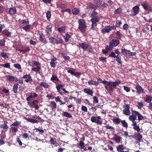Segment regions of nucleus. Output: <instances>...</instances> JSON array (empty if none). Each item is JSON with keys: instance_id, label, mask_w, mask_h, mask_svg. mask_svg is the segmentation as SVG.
Segmentation results:
<instances>
[{"instance_id": "obj_1", "label": "nucleus", "mask_w": 152, "mask_h": 152, "mask_svg": "<svg viewBox=\"0 0 152 152\" xmlns=\"http://www.w3.org/2000/svg\"><path fill=\"white\" fill-rule=\"evenodd\" d=\"M120 43V41L118 39H112L109 42V45L106 46V49L107 50H113L114 47L118 46Z\"/></svg>"}, {"instance_id": "obj_2", "label": "nucleus", "mask_w": 152, "mask_h": 152, "mask_svg": "<svg viewBox=\"0 0 152 152\" xmlns=\"http://www.w3.org/2000/svg\"><path fill=\"white\" fill-rule=\"evenodd\" d=\"M100 19L99 16H98L92 17L91 19V21L92 22L91 29L94 30L95 29L97 25L96 23Z\"/></svg>"}, {"instance_id": "obj_3", "label": "nucleus", "mask_w": 152, "mask_h": 152, "mask_svg": "<svg viewBox=\"0 0 152 152\" xmlns=\"http://www.w3.org/2000/svg\"><path fill=\"white\" fill-rule=\"evenodd\" d=\"M78 29L81 31H84L86 27L85 20L83 19H80L78 20Z\"/></svg>"}, {"instance_id": "obj_4", "label": "nucleus", "mask_w": 152, "mask_h": 152, "mask_svg": "<svg viewBox=\"0 0 152 152\" xmlns=\"http://www.w3.org/2000/svg\"><path fill=\"white\" fill-rule=\"evenodd\" d=\"M121 81L119 80H117L114 82H112L111 86H109V91H110L113 92L116 86L121 83Z\"/></svg>"}, {"instance_id": "obj_5", "label": "nucleus", "mask_w": 152, "mask_h": 152, "mask_svg": "<svg viewBox=\"0 0 152 152\" xmlns=\"http://www.w3.org/2000/svg\"><path fill=\"white\" fill-rule=\"evenodd\" d=\"M131 112L132 115H130L129 119L130 121H135L137 119V117L138 116L139 114V112L135 110H132Z\"/></svg>"}, {"instance_id": "obj_6", "label": "nucleus", "mask_w": 152, "mask_h": 152, "mask_svg": "<svg viewBox=\"0 0 152 152\" xmlns=\"http://www.w3.org/2000/svg\"><path fill=\"white\" fill-rule=\"evenodd\" d=\"M124 109L123 110V114L126 115H129L130 114L129 105V104H125L124 106Z\"/></svg>"}, {"instance_id": "obj_7", "label": "nucleus", "mask_w": 152, "mask_h": 152, "mask_svg": "<svg viewBox=\"0 0 152 152\" xmlns=\"http://www.w3.org/2000/svg\"><path fill=\"white\" fill-rule=\"evenodd\" d=\"M133 137L137 140V141L140 142L142 137V136L140 134L135 133L133 135Z\"/></svg>"}, {"instance_id": "obj_8", "label": "nucleus", "mask_w": 152, "mask_h": 152, "mask_svg": "<svg viewBox=\"0 0 152 152\" xmlns=\"http://www.w3.org/2000/svg\"><path fill=\"white\" fill-rule=\"evenodd\" d=\"M132 9L133 11V13L131 14L132 15L135 16L139 12L140 8L139 6L138 5H136Z\"/></svg>"}, {"instance_id": "obj_9", "label": "nucleus", "mask_w": 152, "mask_h": 152, "mask_svg": "<svg viewBox=\"0 0 152 152\" xmlns=\"http://www.w3.org/2000/svg\"><path fill=\"white\" fill-rule=\"evenodd\" d=\"M22 78L23 79L27 78V79L25 80V81L27 83H28L30 81L31 82L33 81V80L31 78V77L29 75H23L22 77Z\"/></svg>"}, {"instance_id": "obj_10", "label": "nucleus", "mask_w": 152, "mask_h": 152, "mask_svg": "<svg viewBox=\"0 0 152 152\" xmlns=\"http://www.w3.org/2000/svg\"><path fill=\"white\" fill-rule=\"evenodd\" d=\"M39 40L41 41L44 44H46L47 43L46 39L45 38L44 35L42 33H39Z\"/></svg>"}, {"instance_id": "obj_11", "label": "nucleus", "mask_w": 152, "mask_h": 152, "mask_svg": "<svg viewBox=\"0 0 152 152\" xmlns=\"http://www.w3.org/2000/svg\"><path fill=\"white\" fill-rule=\"evenodd\" d=\"M89 44L87 42L79 44V47H80L81 49L83 50L86 49L89 46Z\"/></svg>"}, {"instance_id": "obj_12", "label": "nucleus", "mask_w": 152, "mask_h": 152, "mask_svg": "<svg viewBox=\"0 0 152 152\" xmlns=\"http://www.w3.org/2000/svg\"><path fill=\"white\" fill-rule=\"evenodd\" d=\"M135 88L137 90V94H140L144 93V90L139 85H137L136 86Z\"/></svg>"}, {"instance_id": "obj_13", "label": "nucleus", "mask_w": 152, "mask_h": 152, "mask_svg": "<svg viewBox=\"0 0 152 152\" xmlns=\"http://www.w3.org/2000/svg\"><path fill=\"white\" fill-rule=\"evenodd\" d=\"M91 121L92 122L96 123L98 124H102V121L97 119L94 116L91 117Z\"/></svg>"}, {"instance_id": "obj_14", "label": "nucleus", "mask_w": 152, "mask_h": 152, "mask_svg": "<svg viewBox=\"0 0 152 152\" xmlns=\"http://www.w3.org/2000/svg\"><path fill=\"white\" fill-rule=\"evenodd\" d=\"M83 92L88 95H90L91 96H93V91L90 89L87 88H84L83 90Z\"/></svg>"}, {"instance_id": "obj_15", "label": "nucleus", "mask_w": 152, "mask_h": 152, "mask_svg": "<svg viewBox=\"0 0 152 152\" xmlns=\"http://www.w3.org/2000/svg\"><path fill=\"white\" fill-rule=\"evenodd\" d=\"M30 94V95L26 98V100L27 101H29L31 99L33 98L35 99V97L38 96V95L35 93H33V95H32V93L31 92Z\"/></svg>"}, {"instance_id": "obj_16", "label": "nucleus", "mask_w": 152, "mask_h": 152, "mask_svg": "<svg viewBox=\"0 0 152 152\" xmlns=\"http://www.w3.org/2000/svg\"><path fill=\"white\" fill-rule=\"evenodd\" d=\"M130 51L125 49H121V53L126 57L129 56Z\"/></svg>"}, {"instance_id": "obj_17", "label": "nucleus", "mask_w": 152, "mask_h": 152, "mask_svg": "<svg viewBox=\"0 0 152 152\" xmlns=\"http://www.w3.org/2000/svg\"><path fill=\"white\" fill-rule=\"evenodd\" d=\"M113 139L115 140L116 143H119L122 140V138L117 135L116 134H115Z\"/></svg>"}, {"instance_id": "obj_18", "label": "nucleus", "mask_w": 152, "mask_h": 152, "mask_svg": "<svg viewBox=\"0 0 152 152\" xmlns=\"http://www.w3.org/2000/svg\"><path fill=\"white\" fill-rule=\"evenodd\" d=\"M19 85L18 83H15L13 86V91L14 93L17 94L18 92V89Z\"/></svg>"}, {"instance_id": "obj_19", "label": "nucleus", "mask_w": 152, "mask_h": 152, "mask_svg": "<svg viewBox=\"0 0 152 152\" xmlns=\"http://www.w3.org/2000/svg\"><path fill=\"white\" fill-rule=\"evenodd\" d=\"M62 115L69 118H72V116L71 114L66 112H63L62 113Z\"/></svg>"}, {"instance_id": "obj_20", "label": "nucleus", "mask_w": 152, "mask_h": 152, "mask_svg": "<svg viewBox=\"0 0 152 152\" xmlns=\"http://www.w3.org/2000/svg\"><path fill=\"white\" fill-rule=\"evenodd\" d=\"M60 54L63 56V58H64L65 60L69 59V56H67L66 55L64 51L62 50L61 51Z\"/></svg>"}, {"instance_id": "obj_21", "label": "nucleus", "mask_w": 152, "mask_h": 152, "mask_svg": "<svg viewBox=\"0 0 152 152\" xmlns=\"http://www.w3.org/2000/svg\"><path fill=\"white\" fill-rule=\"evenodd\" d=\"M39 85L45 88H48L49 86L46 82L42 81L39 83Z\"/></svg>"}, {"instance_id": "obj_22", "label": "nucleus", "mask_w": 152, "mask_h": 152, "mask_svg": "<svg viewBox=\"0 0 152 152\" xmlns=\"http://www.w3.org/2000/svg\"><path fill=\"white\" fill-rule=\"evenodd\" d=\"M110 31L109 28L108 26H106L104 27V28L102 30V33L104 34L106 33H108Z\"/></svg>"}, {"instance_id": "obj_23", "label": "nucleus", "mask_w": 152, "mask_h": 152, "mask_svg": "<svg viewBox=\"0 0 152 152\" xmlns=\"http://www.w3.org/2000/svg\"><path fill=\"white\" fill-rule=\"evenodd\" d=\"M50 80L55 83V81L58 82H60V81L57 76L54 75H52V77L50 78Z\"/></svg>"}, {"instance_id": "obj_24", "label": "nucleus", "mask_w": 152, "mask_h": 152, "mask_svg": "<svg viewBox=\"0 0 152 152\" xmlns=\"http://www.w3.org/2000/svg\"><path fill=\"white\" fill-rule=\"evenodd\" d=\"M89 85H94L97 86L99 85L98 82L96 81H95L93 80H91L88 82Z\"/></svg>"}, {"instance_id": "obj_25", "label": "nucleus", "mask_w": 152, "mask_h": 152, "mask_svg": "<svg viewBox=\"0 0 152 152\" xmlns=\"http://www.w3.org/2000/svg\"><path fill=\"white\" fill-rule=\"evenodd\" d=\"M71 37V36L68 33H66L65 35L64 36V38L66 42L69 41V39Z\"/></svg>"}, {"instance_id": "obj_26", "label": "nucleus", "mask_w": 152, "mask_h": 152, "mask_svg": "<svg viewBox=\"0 0 152 152\" xmlns=\"http://www.w3.org/2000/svg\"><path fill=\"white\" fill-rule=\"evenodd\" d=\"M46 33L48 34H50L52 33V26L51 25L48 26L46 27Z\"/></svg>"}, {"instance_id": "obj_27", "label": "nucleus", "mask_w": 152, "mask_h": 152, "mask_svg": "<svg viewBox=\"0 0 152 152\" xmlns=\"http://www.w3.org/2000/svg\"><path fill=\"white\" fill-rule=\"evenodd\" d=\"M141 5L143 7L144 10H148L149 8L150 7L149 6L147 3L146 2H144V4H142Z\"/></svg>"}, {"instance_id": "obj_28", "label": "nucleus", "mask_w": 152, "mask_h": 152, "mask_svg": "<svg viewBox=\"0 0 152 152\" xmlns=\"http://www.w3.org/2000/svg\"><path fill=\"white\" fill-rule=\"evenodd\" d=\"M9 12L10 14H15L16 12V8L15 7L11 8L9 9Z\"/></svg>"}, {"instance_id": "obj_29", "label": "nucleus", "mask_w": 152, "mask_h": 152, "mask_svg": "<svg viewBox=\"0 0 152 152\" xmlns=\"http://www.w3.org/2000/svg\"><path fill=\"white\" fill-rule=\"evenodd\" d=\"M94 3L96 7H99L101 5V2L99 0H94Z\"/></svg>"}, {"instance_id": "obj_30", "label": "nucleus", "mask_w": 152, "mask_h": 152, "mask_svg": "<svg viewBox=\"0 0 152 152\" xmlns=\"http://www.w3.org/2000/svg\"><path fill=\"white\" fill-rule=\"evenodd\" d=\"M6 77L7 80L10 81H14L15 79L14 77L10 75H7Z\"/></svg>"}, {"instance_id": "obj_31", "label": "nucleus", "mask_w": 152, "mask_h": 152, "mask_svg": "<svg viewBox=\"0 0 152 152\" xmlns=\"http://www.w3.org/2000/svg\"><path fill=\"white\" fill-rule=\"evenodd\" d=\"M66 28L64 26H62L61 27L58 28V31L60 33L62 32H65Z\"/></svg>"}, {"instance_id": "obj_32", "label": "nucleus", "mask_w": 152, "mask_h": 152, "mask_svg": "<svg viewBox=\"0 0 152 152\" xmlns=\"http://www.w3.org/2000/svg\"><path fill=\"white\" fill-rule=\"evenodd\" d=\"M41 69V67L40 66H37L36 67L33 68H31L32 71H34L36 72H39Z\"/></svg>"}, {"instance_id": "obj_33", "label": "nucleus", "mask_w": 152, "mask_h": 152, "mask_svg": "<svg viewBox=\"0 0 152 152\" xmlns=\"http://www.w3.org/2000/svg\"><path fill=\"white\" fill-rule=\"evenodd\" d=\"M121 120L118 117H116L113 119V121L115 124H118L121 122Z\"/></svg>"}, {"instance_id": "obj_34", "label": "nucleus", "mask_w": 152, "mask_h": 152, "mask_svg": "<svg viewBox=\"0 0 152 152\" xmlns=\"http://www.w3.org/2000/svg\"><path fill=\"white\" fill-rule=\"evenodd\" d=\"M50 104L52 106L51 107L52 110L56 108L57 107V104L54 101H51L50 102Z\"/></svg>"}, {"instance_id": "obj_35", "label": "nucleus", "mask_w": 152, "mask_h": 152, "mask_svg": "<svg viewBox=\"0 0 152 152\" xmlns=\"http://www.w3.org/2000/svg\"><path fill=\"white\" fill-rule=\"evenodd\" d=\"M124 145H119L117 146V150L118 151L120 152L124 150Z\"/></svg>"}, {"instance_id": "obj_36", "label": "nucleus", "mask_w": 152, "mask_h": 152, "mask_svg": "<svg viewBox=\"0 0 152 152\" xmlns=\"http://www.w3.org/2000/svg\"><path fill=\"white\" fill-rule=\"evenodd\" d=\"M121 123L123 127L126 128V129H127L128 128V124L126 121L125 120H124L122 121L121 120Z\"/></svg>"}, {"instance_id": "obj_37", "label": "nucleus", "mask_w": 152, "mask_h": 152, "mask_svg": "<svg viewBox=\"0 0 152 152\" xmlns=\"http://www.w3.org/2000/svg\"><path fill=\"white\" fill-rule=\"evenodd\" d=\"M3 33L8 37H9L11 36V33L8 30H4L3 31Z\"/></svg>"}, {"instance_id": "obj_38", "label": "nucleus", "mask_w": 152, "mask_h": 152, "mask_svg": "<svg viewBox=\"0 0 152 152\" xmlns=\"http://www.w3.org/2000/svg\"><path fill=\"white\" fill-rule=\"evenodd\" d=\"M25 118L28 121L33 123H37V121L36 120L34 119L30 118Z\"/></svg>"}, {"instance_id": "obj_39", "label": "nucleus", "mask_w": 152, "mask_h": 152, "mask_svg": "<svg viewBox=\"0 0 152 152\" xmlns=\"http://www.w3.org/2000/svg\"><path fill=\"white\" fill-rule=\"evenodd\" d=\"M55 40L56 42V43L57 44H62L63 43L62 39L59 37L57 38V39H55Z\"/></svg>"}, {"instance_id": "obj_40", "label": "nucleus", "mask_w": 152, "mask_h": 152, "mask_svg": "<svg viewBox=\"0 0 152 152\" xmlns=\"http://www.w3.org/2000/svg\"><path fill=\"white\" fill-rule=\"evenodd\" d=\"M122 11V9L121 7H119L114 11V13L116 14H119L121 13Z\"/></svg>"}, {"instance_id": "obj_41", "label": "nucleus", "mask_w": 152, "mask_h": 152, "mask_svg": "<svg viewBox=\"0 0 152 152\" xmlns=\"http://www.w3.org/2000/svg\"><path fill=\"white\" fill-rule=\"evenodd\" d=\"M21 23L22 24L28 25L29 23V21L28 19L23 20L21 21Z\"/></svg>"}, {"instance_id": "obj_42", "label": "nucleus", "mask_w": 152, "mask_h": 152, "mask_svg": "<svg viewBox=\"0 0 152 152\" xmlns=\"http://www.w3.org/2000/svg\"><path fill=\"white\" fill-rule=\"evenodd\" d=\"M72 13L74 15H77L79 13V10L77 8H75L73 10Z\"/></svg>"}, {"instance_id": "obj_43", "label": "nucleus", "mask_w": 152, "mask_h": 152, "mask_svg": "<svg viewBox=\"0 0 152 152\" xmlns=\"http://www.w3.org/2000/svg\"><path fill=\"white\" fill-rule=\"evenodd\" d=\"M137 104H138L137 106L139 109H141L144 106V104L142 102H138Z\"/></svg>"}, {"instance_id": "obj_44", "label": "nucleus", "mask_w": 152, "mask_h": 152, "mask_svg": "<svg viewBox=\"0 0 152 152\" xmlns=\"http://www.w3.org/2000/svg\"><path fill=\"white\" fill-rule=\"evenodd\" d=\"M21 123V122L20 121H16L14 122L10 126H15L18 127V125Z\"/></svg>"}, {"instance_id": "obj_45", "label": "nucleus", "mask_w": 152, "mask_h": 152, "mask_svg": "<svg viewBox=\"0 0 152 152\" xmlns=\"http://www.w3.org/2000/svg\"><path fill=\"white\" fill-rule=\"evenodd\" d=\"M116 58L117 59L116 60V61L120 64H122V62L121 61V56H116Z\"/></svg>"}, {"instance_id": "obj_46", "label": "nucleus", "mask_w": 152, "mask_h": 152, "mask_svg": "<svg viewBox=\"0 0 152 152\" xmlns=\"http://www.w3.org/2000/svg\"><path fill=\"white\" fill-rule=\"evenodd\" d=\"M31 26L30 25H28L24 26L23 28L24 30L26 31H27L30 28Z\"/></svg>"}, {"instance_id": "obj_47", "label": "nucleus", "mask_w": 152, "mask_h": 152, "mask_svg": "<svg viewBox=\"0 0 152 152\" xmlns=\"http://www.w3.org/2000/svg\"><path fill=\"white\" fill-rule=\"evenodd\" d=\"M93 103L94 104H96L98 103L99 101L98 100V97L96 96H94L93 97Z\"/></svg>"}, {"instance_id": "obj_48", "label": "nucleus", "mask_w": 152, "mask_h": 152, "mask_svg": "<svg viewBox=\"0 0 152 152\" xmlns=\"http://www.w3.org/2000/svg\"><path fill=\"white\" fill-rule=\"evenodd\" d=\"M63 87V85L61 84H58L56 86V88L57 90H60V89H62Z\"/></svg>"}, {"instance_id": "obj_49", "label": "nucleus", "mask_w": 152, "mask_h": 152, "mask_svg": "<svg viewBox=\"0 0 152 152\" xmlns=\"http://www.w3.org/2000/svg\"><path fill=\"white\" fill-rule=\"evenodd\" d=\"M0 56L4 58H8V56L7 53L5 52H2L0 54Z\"/></svg>"}, {"instance_id": "obj_50", "label": "nucleus", "mask_w": 152, "mask_h": 152, "mask_svg": "<svg viewBox=\"0 0 152 152\" xmlns=\"http://www.w3.org/2000/svg\"><path fill=\"white\" fill-rule=\"evenodd\" d=\"M1 128H2L3 129H7L9 127L7 124L4 123L1 125Z\"/></svg>"}, {"instance_id": "obj_51", "label": "nucleus", "mask_w": 152, "mask_h": 152, "mask_svg": "<svg viewBox=\"0 0 152 152\" xmlns=\"http://www.w3.org/2000/svg\"><path fill=\"white\" fill-rule=\"evenodd\" d=\"M152 99L149 96H147L146 97L145 101L148 103H150Z\"/></svg>"}, {"instance_id": "obj_52", "label": "nucleus", "mask_w": 152, "mask_h": 152, "mask_svg": "<svg viewBox=\"0 0 152 152\" xmlns=\"http://www.w3.org/2000/svg\"><path fill=\"white\" fill-rule=\"evenodd\" d=\"M1 66H3L5 68L10 69V63H7L5 64H2Z\"/></svg>"}, {"instance_id": "obj_53", "label": "nucleus", "mask_w": 152, "mask_h": 152, "mask_svg": "<svg viewBox=\"0 0 152 152\" xmlns=\"http://www.w3.org/2000/svg\"><path fill=\"white\" fill-rule=\"evenodd\" d=\"M89 7L91 9H95L96 8L95 4H93L92 3H89Z\"/></svg>"}, {"instance_id": "obj_54", "label": "nucleus", "mask_w": 152, "mask_h": 152, "mask_svg": "<svg viewBox=\"0 0 152 152\" xmlns=\"http://www.w3.org/2000/svg\"><path fill=\"white\" fill-rule=\"evenodd\" d=\"M5 41L4 39H2L0 40V45L1 46H4L5 45Z\"/></svg>"}, {"instance_id": "obj_55", "label": "nucleus", "mask_w": 152, "mask_h": 152, "mask_svg": "<svg viewBox=\"0 0 152 152\" xmlns=\"http://www.w3.org/2000/svg\"><path fill=\"white\" fill-rule=\"evenodd\" d=\"M50 143L51 144L54 145L56 144V140H55L52 137L50 138V140H49Z\"/></svg>"}, {"instance_id": "obj_56", "label": "nucleus", "mask_w": 152, "mask_h": 152, "mask_svg": "<svg viewBox=\"0 0 152 152\" xmlns=\"http://www.w3.org/2000/svg\"><path fill=\"white\" fill-rule=\"evenodd\" d=\"M51 16V13L50 11H48L46 13V17L48 20L50 19Z\"/></svg>"}, {"instance_id": "obj_57", "label": "nucleus", "mask_w": 152, "mask_h": 152, "mask_svg": "<svg viewBox=\"0 0 152 152\" xmlns=\"http://www.w3.org/2000/svg\"><path fill=\"white\" fill-rule=\"evenodd\" d=\"M133 128L137 132H139L140 131V129L139 126L137 125L134 126L133 127Z\"/></svg>"}, {"instance_id": "obj_58", "label": "nucleus", "mask_w": 152, "mask_h": 152, "mask_svg": "<svg viewBox=\"0 0 152 152\" xmlns=\"http://www.w3.org/2000/svg\"><path fill=\"white\" fill-rule=\"evenodd\" d=\"M84 143L82 141H80L79 145L80 146V148L81 149L84 148Z\"/></svg>"}, {"instance_id": "obj_59", "label": "nucleus", "mask_w": 152, "mask_h": 152, "mask_svg": "<svg viewBox=\"0 0 152 152\" xmlns=\"http://www.w3.org/2000/svg\"><path fill=\"white\" fill-rule=\"evenodd\" d=\"M138 120L140 121L142 120V119L144 118V117L141 114L139 113V114L138 115Z\"/></svg>"}, {"instance_id": "obj_60", "label": "nucleus", "mask_w": 152, "mask_h": 152, "mask_svg": "<svg viewBox=\"0 0 152 152\" xmlns=\"http://www.w3.org/2000/svg\"><path fill=\"white\" fill-rule=\"evenodd\" d=\"M81 110L85 112H87L88 109L87 107L83 105L81 108Z\"/></svg>"}, {"instance_id": "obj_61", "label": "nucleus", "mask_w": 152, "mask_h": 152, "mask_svg": "<svg viewBox=\"0 0 152 152\" xmlns=\"http://www.w3.org/2000/svg\"><path fill=\"white\" fill-rule=\"evenodd\" d=\"M103 82L104 84L107 86H110L111 85L112 82L107 81L105 80Z\"/></svg>"}, {"instance_id": "obj_62", "label": "nucleus", "mask_w": 152, "mask_h": 152, "mask_svg": "<svg viewBox=\"0 0 152 152\" xmlns=\"http://www.w3.org/2000/svg\"><path fill=\"white\" fill-rule=\"evenodd\" d=\"M86 49L87 50V52L88 53H92L93 52L92 48L89 46V47H88V48H87Z\"/></svg>"}, {"instance_id": "obj_63", "label": "nucleus", "mask_w": 152, "mask_h": 152, "mask_svg": "<svg viewBox=\"0 0 152 152\" xmlns=\"http://www.w3.org/2000/svg\"><path fill=\"white\" fill-rule=\"evenodd\" d=\"M109 57L116 58V56L115 55V52L114 53L113 51L109 55Z\"/></svg>"}, {"instance_id": "obj_64", "label": "nucleus", "mask_w": 152, "mask_h": 152, "mask_svg": "<svg viewBox=\"0 0 152 152\" xmlns=\"http://www.w3.org/2000/svg\"><path fill=\"white\" fill-rule=\"evenodd\" d=\"M12 131L14 132H16L18 130V127L15 126L14 127H11V128Z\"/></svg>"}]
</instances>
